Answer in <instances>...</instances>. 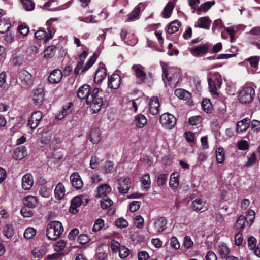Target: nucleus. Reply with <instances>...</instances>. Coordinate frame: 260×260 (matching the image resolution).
<instances>
[{"label":"nucleus","instance_id":"1","mask_svg":"<svg viewBox=\"0 0 260 260\" xmlns=\"http://www.w3.org/2000/svg\"><path fill=\"white\" fill-rule=\"evenodd\" d=\"M162 72L165 77V79L163 78L164 82H166V80L167 81L171 87H175L181 80L180 71L178 69L164 64L162 67Z\"/></svg>","mask_w":260,"mask_h":260},{"label":"nucleus","instance_id":"2","mask_svg":"<svg viewBox=\"0 0 260 260\" xmlns=\"http://www.w3.org/2000/svg\"><path fill=\"white\" fill-rule=\"evenodd\" d=\"M99 91L98 88H94L91 92V97H88L86 100L87 104H90V107L93 113L99 112L103 104V98L99 94Z\"/></svg>","mask_w":260,"mask_h":260},{"label":"nucleus","instance_id":"3","mask_svg":"<svg viewBox=\"0 0 260 260\" xmlns=\"http://www.w3.org/2000/svg\"><path fill=\"white\" fill-rule=\"evenodd\" d=\"M63 232L62 223L58 221H53L47 226L46 235L49 239L55 240L60 237Z\"/></svg>","mask_w":260,"mask_h":260},{"label":"nucleus","instance_id":"4","mask_svg":"<svg viewBox=\"0 0 260 260\" xmlns=\"http://www.w3.org/2000/svg\"><path fill=\"white\" fill-rule=\"evenodd\" d=\"M208 81L211 93L214 95H217V90L222 83L221 75L217 72H210L208 75Z\"/></svg>","mask_w":260,"mask_h":260},{"label":"nucleus","instance_id":"5","mask_svg":"<svg viewBox=\"0 0 260 260\" xmlns=\"http://www.w3.org/2000/svg\"><path fill=\"white\" fill-rule=\"evenodd\" d=\"M51 21L52 20L50 19L46 22V25L48 26L47 32L45 28H41L35 32V36L37 39L47 41L52 38L55 30L53 27L51 26Z\"/></svg>","mask_w":260,"mask_h":260},{"label":"nucleus","instance_id":"6","mask_svg":"<svg viewBox=\"0 0 260 260\" xmlns=\"http://www.w3.org/2000/svg\"><path fill=\"white\" fill-rule=\"evenodd\" d=\"M254 94L253 88L251 87H244L239 93V100L242 103H249L252 101Z\"/></svg>","mask_w":260,"mask_h":260},{"label":"nucleus","instance_id":"7","mask_svg":"<svg viewBox=\"0 0 260 260\" xmlns=\"http://www.w3.org/2000/svg\"><path fill=\"white\" fill-rule=\"evenodd\" d=\"M159 121L163 127L171 129L176 124V119L171 114L164 113L160 117Z\"/></svg>","mask_w":260,"mask_h":260},{"label":"nucleus","instance_id":"8","mask_svg":"<svg viewBox=\"0 0 260 260\" xmlns=\"http://www.w3.org/2000/svg\"><path fill=\"white\" fill-rule=\"evenodd\" d=\"M88 203V199L83 196H76L74 197L71 204L70 211L73 214L77 213V208L81 205H86Z\"/></svg>","mask_w":260,"mask_h":260},{"label":"nucleus","instance_id":"9","mask_svg":"<svg viewBox=\"0 0 260 260\" xmlns=\"http://www.w3.org/2000/svg\"><path fill=\"white\" fill-rule=\"evenodd\" d=\"M117 188L119 193H126L130 188L131 184V179L128 177H121L118 179Z\"/></svg>","mask_w":260,"mask_h":260},{"label":"nucleus","instance_id":"10","mask_svg":"<svg viewBox=\"0 0 260 260\" xmlns=\"http://www.w3.org/2000/svg\"><path fill=\"white\" fill-rule=\"evenodd\" d=\"M96 58V54L95 53H94L92 56L89 58L86 64L84 67H83V63L79 61L76 68L74 70L75 74H78L80 70H81L82 72H85L88 70L94 63Z\"/></svg>","mask_w":260,"mask_h":260},{"label":"nucleus","instance_id":"11","mask_svg":"<svg viewBox=\"0 0 260 260\" xmlns=\"http://www.w3.org/2000/svg\"><path fill=\"white\" fill-rule=\"evenodd\" d=\"M145 3H140L136 6L133 11L127 15V18L125 22H132L138 20L141 12V8L144 9L146 7Z\"/></svg>","mask_w":260,"mask_h":260},{"label":"nucleus","instance_id":"12","mask_svg":"<svg viewBox=\"0 0 260 260\" xmlns=\"http://www.w3.org/2000/svg\"><path fill=\"white\" fill-rule=\"evenodd\" d=\"M144 67L140 64H134L132 67V69L135 76L138 78L140 83L143 82L146 77V74L144 72Z\"/></svg>","mask_w":260,"mask_h":260},{"label":"nucleus","instance_id":"13","mask_svg":"<svg viewBox=\"0 0 260 260\" xmlns=\"http://www.w3.org/2000/svg\"><path fill=\"white\" fill-rule=\"evenodd\" d=\"M19 79L23 85L29 86L32 84V75L26 70H22L19 72Z\"/></svg>","mask_w":260,"mask_h":260},{"label":"nucleus","instance_id":"14","mask_svg":"<svg viewBox=\"0 0 260 260\" xmlns=\"http://www.w3.org/2000/svg\"><path fill=\"white\" fill-rule=\"evenodd\" d=\"M42 117V113L40 111L34 112L31 117L28 119V126L32 129H35L38 125Z\"/></svg>","mask_w":260,"mask_h":260},{"label":"nucleus","instance_id":"15","mask_svg":"<svg viewBox=\"0 0 260 260\" xmlns=\"http://www.w3.org/2000/svg\"><path fill=\"white\" fill-rule=\"evenodd\" d=\"M159 103L157 97H153L149 102V111L153 115H156L159 113Z\"/></svg>","mask_w":260,"mask_h":260},{"label":"nucleus","instance_id":"16","mask_svg":"<svg viewBox=\"0 0 260 260\" xmlns=\"http://www.w3.org/2000/svg\"><path fill=\"white\" fill-rule=\"evenodd\" d=\"M208 51V48L205 45L198 46L190 49L191 54L195 57H201L206 54Z\"/></svg>","mask_w":260,"mask_h":260},{"label":"nucleus","instance_id":"17","mask_svg":"<svg viewBox=\"0 0 260 260\" xmlns=\"http://www.w3.org/2000/svg\"><path fill=\"white\" fill-rule=\"evenodd\" d=\"M62 77V72L60 70L55 69L51 72L49 77L48 81L50 83L56 84L59 83Z\"/></svg>","mask_w":260,"mask_h":260},{"label":"nucleus","instance_id":"18","mask_svg":"<svg viewBox=\"0 0 260 260\" xmlns=\"http://www.w3.org/2000/svg\"><path fill=\"white\" fill-rule=\"evenodd\" d=\"M90 86L88 84H84L78 90L77 96L81 99H87L91 97Z\"/></svg>","mask_w":260,"mask_h":260},{"label":"nucleus","instance_id":"19","mask_svg":"<svg viewBox=\"0 0 260 260\" xmlns=\"http://www.w3.org/2000/svg\"><path fill=\"white\" fill-rule=\"evenodd\" d=\"M34 184L32 176L29 173L25 174L22 178V187L24 190L30 189Z\"/></svg>","mask_w":260,"mask_h":260},{"label":"nucleus","instance_id":"20","mask_svg":"<svg viewBox=\"0 0 260 260\" xmlns=\"http://www.w3.org/2000/svg\"><path fill=\"white\" fill-rule=\"evenodd\" d=\"M121 78L117 74H113L109 79L108 87L116 89H117L120 85Z\"/></svg>","mask_w":260,"mask_h":260},{"label":"nucleus","instance_id":"21","mask_svg":"<svg viewBox=\"0 0 260 260\" xmlns=\"http://www.w3.org/2000/svg\"><path fill=\"white\" fill-rule=\"evenodd\" d=\"M250 119L245 118L239 121L236 125V131L238 134L245 132L250 126Z\"/></svg>","mask_w":260,"mask_h":260},{"label":"nucleus","instance_id":"22","mask_svg":"<svg viewBox=\"0 0 260 260\" xmlns=\"http://www.w3.org/2000/svg\"><path fill=\"white\" fill-rule=\"evenodd\" d=\"M73 104L72 103H69L68 104L64 105L62 109L56 116V118L59 120L63 119L66 116L70 114L73 110Z\"/></svg>","mask_w":260,"mask_h":260},{"label":"nucleus","instance_id":"23","mask_svg":"<svg viewBox=\"0 0 260 260\" xmlns=\"http://www.w3.org/2000/svg\"><path fill=\"white\" fill-rule=\"evenodd\" d=\"M27 151L25 147L20 146L17 147L14 151L13 158L16 160H21L26 156Z\"/></svg>","mask_w":260,"mask_h":260},{"label":"nucleus","instance_id":"24","mask_svg":"<svg viewBox=\"0 0 260 260\" xmlns=\"http://www.w3.org/2000/svg\"><path fill=\"white\" fill-rule=\"evenodd\" d=\"M70 180L73 187L76 189H80L83 186V182L78 173H73L70 176Z\"/></svg>","mask_w":260,"mask_h":260},{"label":"nucleus","instance_id":"25","mask_svg":"<svg viewBox=\"0 0 260 260\" xmlns=\"http://www.w3.org/2000/svg\"><path fill=\"white\" fill-rule=\"evenodd\" d=\"M167 220L164 217L159 218L154 222V228L157 233L163 232L166 228Z\"/></svg>","mask_w":260,"mask_h":260},{"label":"nucleus","instance_id":"26","mask_svg":"<svg viewBox=\"0 0 260 260\" xmlns=\"http://www.w3.org/2000/svg\"><path fill=\"white\" fill-rule=\"evenodd\" d=\"M211 23V20L207 17L200 18L194 25L195 27L201 28L205 29H209Z\"/></svg>","mask_w":260,"mask_h":260},{"label":"nucleus","instance_id":"27","mask_svg":"<svg viewBox=\"0 0 260 260\" xmlns=\"http://www.w3.org/2000/svg\"><path fill=\"white\" fill-rule=\"evenodd\" d=\"M32 100L36 105L40 106L43 104L44 100V93L42 89L40 88L36 90Z\"/></svg>","mask_w":260,"mask_h":260},{"label":"nucleus","instance_id":"28","mask_svg":"<svg viewBox=\"0 0 260 260\" xmlns=\"http://www.w3.org/2000/svg\"><path fill=\"white\" fill-rule=\"evenodd\" d=\"M23 204L28 208H34L38 205V201L35 196L29 195L24 198Z\"/></svg>","mask_w":260,"mask_h":260},{"label":"nucleus","instance_id":"29","mask_svg":"<svg viewBox=\"0 0 260 260\" xmlns=\"http://www.w3.org/2000/svg\"><path fill=\"white\" fill-rule=\"evenodd\" d=\"M101 132L99 128L92 129L90 134V140L93 144L99 143L101 139Z\"/></svg>","mask_w":260,"mask_h":260},{"label":"nucleus","instance_id":"30","mask_svg":"<svg viewBox=\"0 0 260 260\" xmlns=\"http://www.w3.org/2000/svg\"><path fill=\"white\" fill-rule=\"evenodd\" d=\"M147 120L146 117L142 114H138L135 117L134 123L137 128H143L147 123Z\"/></svg>","mask_w":260,"mask_h":260},{"label":"nucleus","instance_id":"31","mask_svg":"<svg viewBox=\"0 0 260 260\" xmlns=\"http://www.w3.org/2000/svg\"><path fill=\"white\" fill-rule=\"evenodd\" d=\"M174 93L178 98L188 101L191 99V93L183 89H177L175 90Z\"/></svg>","mask_w":260,"mask_h":260},{"label":"nucleus","instance_id":"32","mask_svg":"<svg viewBox=\"0 0 260 260\" xmlns=\"http://www.w3.org/2000/svg\"><path fill=\"white\" fill-rule=\"evenodd\" d=\"M179 174L177 173H173L170 176L169 185L173 189H176L179 185Z\"/></svg>","mask_w":260,"mask_h":260},{"label":"nucleus","instance_id":"33","mask_svg":"<svg viewBox=\"0 0 260 260\" xmlns=\"http://www.w3.org/2000/svg\"><path fill=\"white\" fill-rule=\"evenodd\" d=\"M111 191V187L107 184H102L98 188V195L99 197L103 196H107V194Z\"/></svg>","mask_w":260,"mask_h":260},{"label":"nucleus","instance_id":"34","mask_svg":"<svg viewBox=\"0 0 260 260\" xmlns=\"http://www.w3.org/2000/svg\"><path fill=\"white\" fill-rule=\"evenodd\" d=\"M55 196L59 200L62 199L65 195V189L62 183L57 184L54 190Z\"/></svg>","mask_w":260,"mask_h":260},{"label":"nucleus","instance_id":"35","mask_svg":"<svg viewBox=\"0 0 260 260\" xmlns=\"http://www.w3.org/2000/svg\"><path fill=\"white\" fill-rule=\"evenodd\" d=\"M140 182L144 189L146 190L149 189L151 185L150 175L147 173L143 175L140 179Z\"/></svg>","mask_w":260,"mask_h":260},{"label":"nucleus","instance_id":"36","mask_svg":"<svg viewBox=\"0 0 260 260\" xmlns=\"http://www.w3.org/2000/svg\"><path fill=\"white\" fill-rule=\"evenodd\" d=\"M180 26V24L177 20L173 21L168 25L167 31L170 34L175 33L179 30Z\"/></svg>","mask_w":260,"mask_h":260},{"label":"nucleus","instance_id":"37","mask_svg":"<svg viewBox=\"0 0 260 260\" xmlns=\"http://www.w3.org/2000/svg\"><path fill=\"white\" fill-rule=\"evenodd\" d=\"M106 69L104 68H99L95 72L94 80L100 82L106 77Z\"/></svg>","mask_w":260,"mask_h":260},{"label":"nucleus","instance_id":"38","mask_svg":"<svg viewBox=\"0 0 260 260\" xmlns=\"http://www.w3.org/2000/svg\"><path fill=\"white\" fill-rule=\"evenodd\" d=\"M107 255V252L104 249L103 246H99L96 250V258L98 260H106Z\"/></svg>","mask_w":260,"mask_h":260},{"label":"nucleus","instance_id":"39","mask_svg":"<svg viewBox=\"0 0 260 260\" xmlns=\"http://www.w3.org/2000/svg\"><path fill=\"white\" fill-rule=\"evenodd\" d=\"M205 205V201L198 198L194 200L192 203V207L194 210H201L203 209Z\"/></svg>","mask_w":260,"mask_h":260},{"label":"nucleus","instance_id":"40","mask_svg":"<svg viewBox=\"0 0 260 260\" xmlns=\"http://www.w3.org/2000/svg\"><path fill=\"white\" fill-rule=\"evenodd\" d=\"M56 51V47L54 46H48L44 52V56L47 59L51 58L55 54Z\"/></svg>","mask_w":260,"mask_h":260},{"label":"nucleus","instance_id":"41","mask_svg":"<svg viewBox=\"0 0 260 260\" xmlns=\"http://www.w3.org/2000/svg\"><path fill=\"white\" fill-rule=\"evenodd\" d=\"M11 24L9 20L6 19L0 20V33L4 34L9 30Z\"/></svg>","mask_w":260,"mask_h":260},{"label":"nucleus","instance_id":"42","mask_svg":"<svg viewBox=\"0 0 260 260\" xmlns=\"http://www.w3.org/2000/svg\"><path fill=\"white\" fill-rule=\"evenodd\" d=\"M216 153L217 161L220 164L223 163L225 159V154L223 149L221 147L217 148L216 149Z\"/></svg>","mask_w":260,"mask_h":260},{"label":"nucleus","instance_id":"43","mask_svg":"<svg viewBox=\"0 0 260 260\" xmlns=\"http://www.w3.org/2000/svg\"><path fill=\"white\" fill-rule=\"evenodd\" d=\"M246 220V218L243 215L240 216L237 220V222L235 225V227L237 230H242L245 227V222Z\"/></svg>","mask_w":260,"mask_h":260},{"label":"nucleus","instance_id":"44","mask_svg":"<svg viewBox=\"0 0 260 260\" xmlns=\"http://www.w3.org/2000/svg\"><path fill=\"white\" fill-rule=\"evenodd\" d=\"M203 109L207 113H211L212 110V106L209 100L204 99L202 102Z\"/></svg>","mask_w":260,"mask_h":260},{"label":"nucleus","instance_id":"45","mask_svg":"<svg viewBox=\"0 0 260 260\" xmlns=\"http://www.w3.org/2000/svg\"><path fill=\"white\" fill-rule=\"evenodd\" d=\"M113 201L108 197L105 196L101 200V206L103 209H107L111 206Z\"/></svg>","mask_w":260,"mask_h":260},{"label":"nucleus","instance_id":"46","mask_svg":"<svg viewBox=\"0 0 260 260\" xmlns=\"http://www.w3.org/2000/svg\"><path fill=\"white\" fill-rule=\"evenodd\" d=\"M5 236L8 239H11L14 235L13 228L12 225H6L3 230Z\"/></svg>","mask_w":260,"mask_h":260},{"label":"nucleus","instance_id":"47","mask_svg":"<svg viewBox=\"0 0 260 260\" xmlns=\"http://www.w3.org/2000/svg\"><path fill=\"white\" fill-rule=\"evenodd\" d=\"M173 5L171 2H169L163 10V15L165 18H169L171 14V12L173 9Z\"/></svg>","mask_w":260,"mask_h":260},{"label":"nucleus","instance_id":"48","mask_svg":"<svg viewBox=\"0 0 260 260\" xmlns=\"http://www.w3.org/2000/svg\"><path fill=\"white\" fill-rule=\"evenodd\" d=\"M24 8L27 11H32L35 8V3L32 0H21Z\"/></svg>","mask_w":260,"mask_h":260},{"label":"nucleus","instance_id":"49","mask_svg":"<svg viewBox=\"0 0 260 260\" xmlns=\"http://www.w3.org/2000/svg\"><path fill=\"white\" fill-rule=\"evenodd\" d=\"M218 252L222 258H224L229 254L230 249L225 244H222L218 247Z\"/></svg>","mask_w":260,"mask_h":260},{"label":"nucleus","instance_id":"50","mask_svg":"<svg viewBox=\"0 0 260 260\" xmlns=\"http://www.w3.org/2000/svg\"><path fill=\"white\" fill-rule=\"evenodd\" d=\"M36 234L35 229L33 228H28L24 233V237L27 239H32Z\"/></svg>","mask_w":260,"mask_h":260},{"label":"nucleus","instance_id":"51","mask_svg":"<svg viewBox=\"0 0 260 260\" xmlns=\"http://www.w3.org/2000/svg\"><path fill=\"white\" fill-rule=\"evenodd\" d=\"M115 225L117 227L123 229L128 225V222L123 217H120L115 221Z\"/></svg>","mask_w":260,"mask_h":260},{"label":"nucleus","instance_id":"52","mask_svg":"<svg viewBox=\"0 0 260 260\" xmlns=\"http://www.w3.org/2000/svg\"><path fill=\"white\" fill-rule=\"evenodd\" d=\"M119 255L121 258L127 257L129 254V249L124 246H121L119 249Z\"/></svg>","mask_w":260,"mask_h":260},{"label":"nucleus","instance_id":"53","mask_svg":"<svg viewBox=\"0 0 260 260\" xmlns=\"http://www.w3.org/2000/svg\"><path fill=\"white\" fill-rule=\"evenodd\" d=\"M20 213L21 215L24 218L30 217L33 216V212L32 211L26 206L21 208Z\"/></svg>","mask_w":260,"mask_h":260},{"label":"nucleus","instance_id":"54","mask_svg":"<svg viewBox=\"0 0 260 260\" xmlns=\"http://www.w3.org/2000/svg\"><path fill=\"white\" fill-rule=\"evenodd\" d=\"M66 246V243L63 240L57 241L54 245V249L56 251H60L64 249Z\"/></svg>","mask_w":260,"mask_h":260},{"label":"nucleus","instance_id":"55","mask_svg":"<svg viewBox=\"0 0 260 260\" xmlns=\"http://www.w3.org/2000/svg\"><path fill=\"white\" fill-rule=\"evenodd\" d=\"M104 225V221L102 219H97L93 225L92 230L96 232L101 230Z\"/></svg>","mask_w":260,"mask_h":260},{"label":"nucleus","instance_id":"56","mask_svg":"<svg viewBox=\"0 0 260 260\" xmlns=\"http://www.w3.org/2000/svg\"><path fill=\"white\" fill-rule=\"evenodd\" d=\"M51 192V189L45 186H43L41 187L40 190V194L41 196L45 197V198H48L50 196V194Z\"/></svg>","mask_w":260,"mask_h":260},{"label":"nucleus","instance_id":"57","mask_svg":"<svg viewBox=\"0 0 260 260\" xmlns=\"http://www.w3.org/2000/svg\"><path fill=\"white\" fill-rule=\"evenodd\" d=\"M7 75L6 72H3L0 74V87L5 88L7 87V83L6 81Z\"/></svg>","mask_w":260,"mask_h":260},{"label":"nucleus","instance_id":"58","mask_svg":"<svg viewBox=\"0 0 260 260\" xmlns=\"http://www.w3.org/2000/svg\"><path fill=\"white\" fill-rule=\"evenodd\" d=\"M202 122V117L200 116H192L189 118V122L192 125H197Z\"/></svg>","mask_w":260,"mask_h":260},{"label":"nucleus","instance_id":"59","mask_svg":"<svg viewBox=\"0 0 260 260\" xmlns=\"http://www.w3.org/2000/svg\"><path fill=\"white\" fill-rule=\"evenodd\" d=\"M259 60V57L253 56L247 59L251 67L255 68L257 67Z\"/></svg>","mask_w":260,"mask_h":260},{"label":"nucleus","instance_id":"60","mask_svg":"<svg viewBox=\"0 0 260 260\" xmlns=\"http://www.w3.org/2000/svg\"><path fill=\"white\" fill-rule=\"evenodd\" d=\"M168 178L167 174H160L157 179V184L158 186H162L166 184Z\"/></svg>","mask_w":260,"mask_h":260},{"label":"nucleus","instance_id":"61","mask_svg":"<svg viewBox=\"0 0 260 260\" xmlns=\"http://www.w3.org/2000/svg\"><path fill=\"white\" fill-rule=\"evenodd\" d=\"M99 164V158L95 156H92L90 161V168L92 169H95L98 167Z\"/></svg>","mask_w":260,"mask_h":260},{"label":"nucleus","instance_id":"62","mask_svg":"<svg viewBox=\"0 0 260 260\" xmlns=\"http://www.w3.org/2000/svg\"><path fill=\"white\" fill-rule=\"evenodd\" d=\"M141 202L134 201L129 204V210L132 212H136L140 207Z\"/></svg>","mask_w":260,"mask_h":260},{"label":"nucleus","instance_id":"63","mask_svg":"<svg viewBox=\"0 0 260 260\" xmlns=\"http://www.w3.org/2000/svg\"><path fill=\"white\" fill-rule=\"evenodd\" d=\"M135 225L138 228H142L144 225V219L143 218L140 216H137L135 219Z\"/></svg>","mask_w":260,"mask_h":260},{"label":"nucleus","instance_id":"64","mask_svg":"<svg viewBox=\"0 0 260 260\" xmlns=\"http://www.w3.org/2000/svg\"><path fill=\"white\" fill-rule=\"evenodd\" d=\"M110 246L112 251L113 252H116L119 251L121 247L120 243L116 240H113L110 242Z\"/></svg>","mask_w":260,"mask_h":260}]
</instances>
